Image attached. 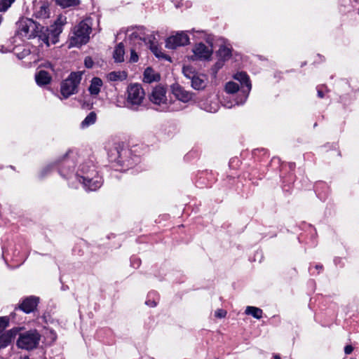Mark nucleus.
<instances>
[{"instance_id": "obj_7", "label": "nucleus", "mask_w": 359, "mask_h": 359, "mask_svg": "<svg viewBox=\"0 0 359 359\" xmlns=\"http://www.w3.org/2000/svg\"><path fill=\"white\" fill-rule=\"evenodd\" d=\"M65 18L60 16L54 25L46 29V33L39 35V39L49 46L50 43L55 44L58 41V36L62 32V26L65 23Z\"/></svg>"}, {"instance_id": "obj_25", "label": "nucleus", "mask_w": 359, "mask_h": 359, "mask_svg": "<svg viewBox=\"0 0 359 359\" xmlns=\"http://www.w3.org/2000/svg\"><path fill=\"white\" fill-rule=\"evenodd\" d=\"M217 55L219 59L226 60L230 58L231 52L230 48L226 46H221L217 51Z\"/></svg>"}, {"instance_id": "obj_4", "label": "nucleus", "mask_w": 359, "mask_h": 359, "mask_svg": "<svg viewBox=\"0 0 359 359\" xmlns=\"http://www.w3.org/2000/svg\"><path fill=\"white\" fill-rule=\"evenodd\" d=\"M40 340L41 334L34 329L20 333L16 344L19 348L30 351L37 348Z\"/></svg>"}, {"instance_id": "obj_11", "label": "nucleus", "mask_w": 359, "mask_h": 359, "mask_svg": "<svg viewBox=\"0 0 359 359\" xmlns=\"http://www.w3.org/2000/svg\"><path fill=\"white\" fill-rule=\"evenodd\" d=\"M165 93L166 90L163 86H157L153 88L149 94V100L154 104H164L167 100Z\"/></svg>"}, {"instance_id": "obj_24", "label": "nucleus", "mask_w": 359, "mask_h": 359, "mask_svg": "<svg viewBox=\"0 0 359 359\" xmlns=\"http://www.w3.org/2000/svg\"><path fill=\"white\" fill-rule=\"evenodd\" d=\"M97 115L94 111H91L81 122V127L86 128L95 123Z\"/></svg>"}, {"instance_id": "obj_23", "label": "nucleus", "mask_w": 359, "mask_h": 359, "mask_svg": "<svg viewBox=\"0 0 359 359\" xmlns=\"http://www.w3.org/2000/svg\"><path fill=\"white\" fill-rule=\"evenodd\" d=\"M57 5L63 8L78 6L80 4L79 0H55Z\"/></svg>"}, {"instance_id": "obj_39", "label": "nucleus", "mask_w": 359, "mask_h": 359, "mask_svg": "<svg viewBox=\"0 0 359 359\" xmlns=\"http://www.w3.org/2000/svg\"><path fill=\"white\" fill-rule=\"evenodd\" d=\"M116 152H117V158H119V157H120V156H121V155H120V151H119V150L118 149V148H117V147H116Z\"/></svg>"}, {"instance_id": "obj_37", "label": "nucleus", "mask_w": 359, "mask_h": 359, "mask_svg": "<svg viewBox=\"0 0 359 359\" xmlns=\"http://www.w3.org/2000/svg\"><path fill=\"white\" fill-rule=\"evenodd\" d=\"M318 96L320 98H323L324 97L323 93L321 90H318Z\"/></svg>"}, {"instance_id": "obj_5", "label": "nucleus", "mask_w": 359, "mask_h": 359, "mask_svg": "<svg viewBox=\"0 0 359 359\" xmlns=\"http://www.w3.org/2000/svg\"><path fill=\"white\" fill-rule=\"evenodd\" d=\"M82 75V72H72L69 76L62 81L60 86V93L63 98L67 99L72 95L77 93Z\"/></svg>"}, {"instance_id": "obj_9", "label": "nucleus", "mask_w": 359, "mask_h": 359, "mask_svg": "<svg viewBox=\"0 0 359 359\" xmlns=\"http://www.w3.org/2000/svg\"><path fill=\"white\" fill-rule=\"evenodd\" d=\"M189 42V38L184 32L177 33L175 36H171L166 39L165 47L170 49H175L178 46H185Z\"/></svg>"}, {"instance_id": "obj_28", "label": "nucleus", "mask_w": 359, "mask_h": 359, "mask_svg": "<svg viewBox=\"0 0 359 359\" xmlns=\"http://www.w3.org/2000/svg\"><path fill=\"white\" fill-rule=\"evenodd\" d=\"M15 0H1V12L6 11Z\"/></svg>"}, {"instance_id": "obj_19", "label": "nucleus", "mask_w": 359, "mask_h": 359, "mask_svg": "<svg viewBox=\"0 0 359 359\" xmlns=\"http://www.w3.org/2000/svg\"><path fill=\"white\" fill-rule=\"evenodd\" d=\"M102 86V81L98 77H94L91 80L88 90L92 95H97L99 94Z\"/></svg>"}, {"instance_id": "obj_38", "label": "nucleus", "mask_w": 359, "mask_h": 359, "mask_svg": "<svg viewBox=\"0 0 359 359\" xmlns=\"http://www.w3.org/2000/svg\"><path fill=\"white\" fill-rule=\"evenodd\" d=\"M146 303H147L148 305H150V306H156V303H155V302H150V303H149V302H147Z\"/></svg>"}, {"instance_id": "obj_16", "label": "nucleus", "mask_w": 359, "mask_h": 359, "mask_svg": "<svg viewBox=\"0 0 359 359\" xmlns=\"http://www.w3.org/2000/svg\"><path fill=\"white\" fill-rule=\"evenodd\" d=\"M206 76L203 74L198 73L194 79L191 80V84L193 88L195 90H202L206 86Z\"/></svg>"}, {"instance_id": "obj_36", "label": "nucleus", "mask_w": 359, "mask_h": 359, "mask_svg": "<svg viewBox=\"0 0 359 359\" xmlns=\"http://www.w3.org/2000/svg\"><path fill=\"white\" fill-rule=\"evenodd\" d=\"M150 69L148 68L145 70L144 72V79L147 80V82H151L152 81V79H149L147 76H148V73H149V71Z\"/></svg>"}, {"instance_id": "obj_34", "label": "nucleus", "mask_w": 359, "mask_h": 359, "mask_svg": "<svg viewBox=\"0 0 359 359\" xmlns=\"http://www.w3.org/2000/svg\"><path fill=\"white\" fill-rule=\"evenodd\" d=\"M353 348L351 345H347L344 348V352L346 355H349L352 353Z\"/></svg>"}, {"instance_id": "obj_35", "label": "nucleus", "mask_w": 359, "mask_h": 359, "mask_svg": "<svg viewBox=\"0 0 359 359\" xmlns=\"http://www.w3.org/2000/svg\"><path fill=\"white\" fill-rule=\"evenodd\" d=\"M50 166H47L46 168H44L42 170H41V177H44L46 173L48 171H50Z\"/></svg>"}, {"instance_id": "obj_41", "label": "nucleus", "mask_w": 359, "mask_h": 359, "mask_svg": "<svg viewBox=\"0 0 359 359\" xmlns=\"http://www.w3.org/2000/svg\"><path fill=\"white\" fill-rule=\"evenodd\" d=\"M273 359H280V356L278 355H274Z\"/></svg>"}, {"instance_id": "obj_12", "label": "nucleus", "mask_w": 359, "mask_h": 359, "mask_svg": "<svg viewBox=\"0 0 359 359\" xmlns=\"http://www.w3.org/2000/svg\"><path fill=\"white\" fill-rule=\"evenodd\" d=\"M22 327H15L11 330L3 332L1 330V348L6 347L14 341L17 335H19Z\"/></svg>"}, {"instance_id": "obj_32", "label": "nucleus", "mask_w": 359, "mask_h": 359, "mask_svg": "<svg viewBox=\"0 0 359 359\" xmlns=\"http://www.w3.org/2000/svg\"><path fill=\"white\" fill-rule=\"evenodd\" d=\"M93 61L91 57H86L84 60V65L87 68H91L93 66Z\"/></svg>"}, {"instance_id": "obj_31", "label": "nucleus", "mask_w": 359, "mask_h": 359, "mask_svg": "<svg viewBox=\"0 0 359 359\" xmlns=\"http://www.w3.org/2000/svg\"><path fill=\"white\" fill-rule=\"evenodd\" d=\"M226 315V311L224 309H217L215 312V316L217 318H224Z\"/></svg>"}, {"instance_id": "obj_1", "label": "nucleus", "mask_w": 359, "mask_h": 359, "mask_svg": "<svg viewBox=\"0 0 359 359\" xmlns=\"http://www.w3.org/2000/svg\"><path fill=\"white\" fill-rule=\"evenodd\" d=\"M81 171L83 175H77V179L87 190L95 191L101 187L102 183L101 177L96 175L93 167L91 168L88 165H83Z\"/></svg>"}, {"instance_id": "obj_2", "label": "nucleus", "mask_w": 359, "mask_h": 359, "mask_svg": "<svg viewBox=\"0 0 359 359\" xmlns=\"http://www.w3.org/2000/svg\"><path fill=\"white\" fill-rule=\"evenodd\" d=\"M145 98V92L139 83L129 85L126 90V104L132 109H137Z\"/></svg>"}, {"instance_id": "obj_42", "label": "nucleus", "mask_w": 359, "mask_h": 359, "mask_svg": "<svg viewBox=\"0 0 359 359\" xmlns=\"http://www.w3.org/2000/svg\"><path fill=\"white\" fill-rule=\"evenodd\" d=\"M142 28H140V32H142ZM135 32L137 33V32ZM137 34H140V36H142V35H141V34H142V33H141V32H140V33H139V32H137Z\"/></svg>"}, {"instance_id": "obj_8", "label": "nucleus", "mask_w": 359, "mask_h": 359, "mask_svg": "<svg viewBox=\"0 0 359 359\" xmlns=\"http://www.w3.org/2000/svg\"><path fill=\"white\" fill-rule=\"evenodd\" d=\"M132 36L134 38H139L140 40H142L145 43L149 44V48L154 53V54L157 57H165L166 60H170V57L165 56L161 51L158 49L157 46V40L155 36L151 34L147 36H140L136 32H133L132 34Z\"/></svg>"}, {"instance_id": "obj_18", "label": "nucleus", "mask_w": 359, "mask_h": 359, "mask_svg": "<svg viewBox=\"0 0 359 359\" xmlns=\"http://www.w3.org/2000/svg\"><path fill=\"white\" fill-rule=\"evenodd\" d=\"M35 79L38 85L43 86L50 82L51 77L47 72L41 70L36 74Z\"/></svg>"}, {"instance_id": "obj_40", "label": "nucleus", "mask_w": 359, "mask_h": 359, "mask_svg": "<svg viewBox=\"0 0 359 359\" xmlns=\"http://www.w3.org/2000/svg\"><path fill=\"white\" fill-rule=\"evenodd\" d=\"M316 268L317 269H321L323 268V266H322V265H316Z\"/></svg>"}, {"instance_id": "obj_30", "label": "nucleus", "mask_w": 359, "mask_h": 359, "mask_svg": "<svg viewBox=\"0 0 359 359\" xmlns=\"http://www.w3.org/2000/svg\"><path fill=\"white\" fill-rule=\"evenodd\" d=\"M138 60V55L135 50L131 49L130 50V62H136Z\"/></svg>"}, {"instance_id": "obj_3", "label": "nucleus", "mask_w": 359, "mask_h": 359, "mask_svg": "<svg viewBox=\"0 0 359 359\" xmlns=\"http://www.w3.org/2000/svg\"><path fill=\"white\" fill-rule=\"evenodd\" d=\"M91 32V27L87 20L80 22L74 28L72 35L70 37V45L79 46L88 43Z\"/></svg>"}, {"instance_id": "obj_15", "label": "nucleus", "mask_w": 359, "mask_h": 359, "mask_svg": "<svg viewBox=\"0 0 359 359\" xmlns=\"http://www.w3.org/2000/svg\"><path fill=\"white\" fill-rule=\"evenodd\" d=\"M172 93L179 100L183 102H187L192 98L191 93L187 91L178 85L172 87Z\"/></svg>"}, {"instance_id": "obj_17", "label": "nucleus", "mask_w": 359, "mask_h": 359, "mask_svg": "<svg viewBox=\"0 0 359 359\" xmlns=\"http://www.w3.org/2000/svg\"><path fill=\"white\" fill-rule=\"evenodd\" d=\"M125 50L123 43H119L114 48L113 58L115 62L124 61Z\"/></svg>"}, {"instance_id": "obj_10", "label": "nucleus", "mask_w": 359, "mask_h": 359, "mask_svg": "<svg viewBox=\"0 0 359 359\" xmlns=\"http://www.w3.org/2000/svg\"><path fill=\"white\" fill-rule=\"evenodd\" d=\"M193 53V60H205L211 57L212 49L211 47L205 46L203 43H199L194 48Z\"/></svg>"}, {"instance_id": "obj_6", "label": "nucleus", "mask_w": 359, "mask_h": 359, "mask_svg": "<svg viewBox=\"0 0 359 359\" xmlns=\"http://www.w3.org/2000/svg\"><path fill=\"white\" fill-rule=\"evenodd\" d=\"M39 25L30 18H22L17 22V33L22 38L31 39L39 33Z\"/></svg>"}, {"instance_id": "obj_26", "label": "nucleus", "mask_w": 359, "mask_h": 359, "mask_svg": "<svg viewBox=\"0 0 359 359\" xmlns=\"http://www.w3.org/2000/svg\"><path fill=\"white\" fill-rule=\"evenodd\" d=\"M182 73L185 77L190 80L194 79V76L198 74L194 67L189 65L183 67Z\"/></svg>"}, {"instance_id": "obj_22", "label": "nucleus", "mask_w": 359, "mask_h": 359, "mask_svg": "<svg viewBox=\"0 0 359 359\" xmlns=\"http://www.w3.org/2000/svg\"><path fill=\"white\" fill-rule=\"evenodd\" d=\"M245 313L251 315L257 319H260L262 317V310L255 306H247Z\"/></svg>"}, {"instance_id": "obj_43", "label": "nucleus", "mask_w": 359, "mask_h": 359, "mask_svg": "<svg viewBox=\"0 0 359 359\" xmlns=\"http://www.w3.org/2000/svg\"><path fill=\"white\" fill-rule=\"evenodd\" d=\"M142 28H140V32H142ZM135 32L137 33V32ZM137 34H140V36H142V35H141V34H142V33H141V32H140V33H139V32H137Z\"/></svg>"}, {"instance_id": "obj_27", "label": "nucleus", "mask_w": 359, "mask_h": 359, "mask_svg": "<svg viewBox=\"0 0 359 359\" xmlns=\"http://www.w3.org/2000/svg\"><path fill=\"white\" fill-rule=\"evenodd\" d=\"M225 90L228 93H235L239 90V86L237 83L229 81L226 84Z\"/></svg>"}, {"instance_id": "obj_21", "label": "nucleus", "mask_w": 359, "mask_h": 359, "mask_svg": "<svg viewBox=\"0 0 359 359\" xmlns=\"http://www.w3.org/2000/svg\"><path fill=\"white\" fill-rule=\"evenodd\" d=\"M35 15L38 18L46 19L49 17L48 7L46 4H43L35 12Z\"/></svg>"}, {"instance_id": "obj_14", "label": "nucleus", "mask_w": 359, "mask_h": 359, "mask_svg": "<svg viewBox=\"0 0 359 359\" xmlns=\"http://www.w3.org/2000/svg\"><path fill=\"white\" fill-rule=\"evenodd\" d=\"M234 79L241 82L243 88L242 91L245 93V100H246L248 94L251 89V83L248 76L245 72H238L235 74Z\"/></svg>"}, {"instance_id": "obj_20", "label": "nucleus", "mask_w": 359, "mask_h": 359, "mask_svg": "<svg viewBox=\"0 0 359 359\" xmlns=\"http://www.w3.org/2000/svg\"><path fill=\"white\" fill-rule=\"evenodd\" d=\"M128 74L124 71L111 72L107 74V79L111 81H122L126 79Z\"/></svg>"}, {"instance_id": "obj_29", "label": "nucleus", "mask_w": 359, "mask_h": 359, "mask_svg": "<svg viewBox=\"0 0 359 359\" xmlns=\"http://www.w3.org/2000/svg\"><path fill=\"white\" fill-rule=\"evenodd\" d=\"M10 323V317L9 316H4L1 317V330L3 328H6L9 326Z\"/></svg>"}, {"instance_id": "obj_44", "label": "nucleus", "mask_w": 359, "mask_h": 359, "mask_svg": "<svg viewBox=\"0 0 359 359\" xmlns=\"http://www.w3.org/2000/svg\"><path fill=\"white\" fill-rule=\"evenodd\" d=\"M22 359H30L28 356H25L24 358H22Z\"/></svg>"}, {"instance_id": "obj_13", "label": "nucleus", "mask_w": 359, "mask_h": 359, "mask_svg": "<svg viewBox=\"0 0 359 359\" xmlns=\"http://www.w3.org/2000/svg\"><path fill=\"white\" fill-rule=\"evenodd\" d=\"M39 297L34 296H30L25 298L19 308L26 313H29L34 311L39 303Z\"/></svg>"}, {"instance_id": "obj_33", "label": "nucleus", "mask_w": 359, "mask_h": 359, "mask_svg": "<svg viewBox=\"0 0 359 359\" xmlns=\"http://www.w3.org/2000/svg\"><path fill=\"white\" fill-rule=\"evenodd\" d=\"M225 60H223L222 59H219L218 61L216 62L215 64V69H216V72L220 68L222 67V66L224 65V62Z\"/></svg>"}]
</instances>
